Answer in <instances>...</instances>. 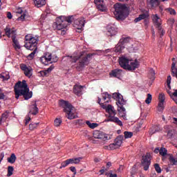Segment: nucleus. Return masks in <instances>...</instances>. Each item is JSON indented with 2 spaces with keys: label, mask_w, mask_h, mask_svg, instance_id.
<instances>
[{
  "label": "nucleus",
  "mask_w": 177,
  "mask_h": 177,
  "mask_svg": "<svg viewBox=\"0 0 177 177\" xmlns=\"http://www.w3.org/2000/svg\"><path fill=\"white\" fill-rule=\"evenodd\" d=\"M74 22V24L77 26L79 28H82L85 26L86 19L81 17V18H75L73 15H69L68 17H58L56 18V21L53 24V27H55L57 30H61V34L65 35L66 31L64 28L68 27L67 23L71 24V23Z\"/></svg>",
  "instance_id": "f257e3e1"
},
{
  "label": "nucleus",
  "mask_w": 177,
  "mask_h": 177,
  "mask_svg": "<svg viewBox=\"0 0 177 177\" xmlns=\"http://www.w3.org/2000/svg\"><path fill=\"white\" fill-rule=\"evenodd\" d=\"M93 53H86V52L82 51L80 53V55L75 57V55L68 56L71 62L76 63L79 60V64L76 66L77 71H82L85 66L89 65L90 61L92 58Z\"/></svg>",
  "instance_id": "f03ea898"
},
{
  "label": "nucleus",
  "mask_w": 177,
  "mask_h": 177,
  "mask_svg": "<svg viewBox=\"0 0 177 177\" xmlns=\"http://www.w3.org/2000/svg\"><path fill=\"white\" fill-rule=\"evenodd\" d=\"M39 41V38H35V37H32L31 35H28L25 36V48L26 49H30V50H32L30 53L28 54V55H26V58L28 61H32L34 59V57L35 56V53L38 49L37 48V43Z\"/></svg>",
  "instance_id": "7ed1b4c3"
},
{
  "label": "nucleus",
  "mask_w": 177,
  "mask_h": 177,
  "mask_svg": "<svg viewBox=\"0 0 177 177\" xmlns=\"http://www.w3.org/2000/svg\"><path fill=\"white\" fill-rule=\"evenodd\" d=\"M101 107L104 109L106 113H109L108 118L105 120L106 122H109V121H111L113 122H115L118 125L122 126V121L118 118V117H115L117 114V111L115 109H114L113 106H111V104H104V103H102L100 104Z\"/></svg>",
  "instance_id": "20e7f679"
},
{
  "label": "nucleus",
  "mask_w": 177,
  "mask_h": 177,
  "mask_svg": "<svg viewBox=\"0 0 177 177\" xmlns=\"http://www.w3.org/2000/svg\"><path fill=\"white\" fill-rule=\"evenodd\" d=\"M59 105L63 107L64 111L67 114V117L69 120L75 118L76 110L75 107L72 106L71 103L66 100H60Z\"/></svg>",
  "instance_id": "39448f33"
},
{
  "label": "nucleus",
  "mask_w": 177,
  "mask_h": 177,
  "mask_svg": "<svg viewBox=\"0 0 177 177\" xmlns=\"http://www.w3.org/2000/svg\"><path fill=\"white\" fill-rule=\"evenodd\" d=\"M113 8H115L113 13L116 16L117 19H118V20H122V19H125L128 11L127 7L125 6V4L116 3V4H114Z\"/></svg>",
  "instance_id": "423d86ee"
},
{
  "label": "nucleus",
  "mask_w": 177,
  "mask_h": 177,
  "mask_svg": "<svg viewBox=\"0 0 177 177\" xmlns=\"http://www.w3.org/2000/svg\"><path fill=\"white\" fill-rule=\"evenodd\" d=\"M5 32L6 35H7L8 38H10V37H12L15 49H20V44H19V41L16 39V30H13L10 29V28L6 27L5 28Z\"/></svg>",
  "instance_id": "0eeeda50"
},
{
  "label": "nucleus",
  "mask_w": 177,
  "mask_h": 177,
  "mask_svg": "<svg viewBox=\"0 0 177 177\" xmlns=\"http://www.w3.org/2000/svg\"><path fill=\"white\" fill-rule=\"evenodd\" d=\"M57 57H52V53H50L49 52L45 53V55L40 58V62L44 65H48L49 62L52 64L53 62H57Z\"/></svg>",
  "instance_id": "6e6552de"
},
{
  "label": "nucleus",
  "mask_w": 177,
  "mask_h": 177,
  "mask_svg": "<svg viewBox=\"0 0 177 177\" xmlns=\"http://www.w3.org/2000/svg\"><path fill=\"white\" fill-rule=\"evenodd\" d=\"M150 152H147L146 155H143L141 160V165L143 166L145 171H148L151 163Z\"/></svg>",
  "instance_id": "1a4fd4ad"
},
{
  "label": "nucleus",
  "mask_w": 177,
  "mask_h": 177,
  "mask_svg": "<svg viewBox=\"0 0 177 177\" xmlns=\"http://www.w3.org/2000/svg\"><path fill=\"white\" fill-rule=\"evenodd\" d=\"M130 38H129V37H127L125 38H121L115 47V52H122L127 44H128Z\"/></svg>",
  "instance_id": "9d476101"
},
{
  "label": "nucleus",
  "mask_w": 177,
  "mask_h": 177,
  "mask_svg": "<svg viewBox=\"0 0 177 177\" xmlns=\"http://www.w3.org/2000/svg\"><path fill=\"white\" fill-rule=\"evenodd\" d=\"M33 93L30 90L28 84L26 80H24V99L25 100H29L32 97Z\"/></svg>",
  "instance_id": "9b49d317"
},
{
  "label": "nucleus",
  "mask_w": 177,
  "mask_h": 177,
  "mask_svg": "<svg viewBox=\"0 0 177 177\" xmlns=\"http://www.w3.org/2000/svg\"><path fill=\"white\" fill-rule=\"evenodd\" d=\"M16 99H19L20 96H23V83L21 81L17 82L14 86Z\"/></svg>",
  "instance_id": "f8f14e48"
},
{
  "label": "nucleus",
  "mask_w": 177,
  "mask_h": 177,
  "mask_svg": "<svg viewBox=\"0 0 177 177\" xmlns=\"http://www.w3.org/2000/svg\"><path fill=\"white\" fill-rule=\"evenodd\" d=\"M152 20H153V23L157 24L158 28L160 31V37H163V35L165 34V31H164V30H162V28L161 27V23H160L161 18H160V17L158 14H154L152 16Z\"/></svg>",
  "instance_id": "ddd939ff"
},
{
  "label": "nucleus",
  "mask_w": 177,
  "mask_h": 177,
  "mask_svg": "<svg viewBox=\"0 0 177 177\" xmlns=\"http://www.w3.org/2000/svg\"><path fill=\"white\" fill-rule=\"evenodd\" d=\"M81 159H82V158L80 157L70 158L69 159H66V160H64V162H62L60 169H62V168H66V167L70 165V163H80Z\"/></svg>",
  "instance_id": "4468645a"
},
{
  "label": "nucleus",
  "mask_w": 177,
  "mask_h": 177,
  "mask_svg": "<svg viewBox=\"0 0 177 177\" xmlns=\"http://www.w3.org/2000/svg\"><path fill=\"white\" fill-rule=\"evenodd\" d=\"M112 97L117 100L116 104L120 108V104H125L127 102L124 100V97L122 96V94H120V93H113Z\"/></svg>",
  "instance_id": "2eb2a0df"
},
{
  "label": "nucleus",
  "mask_w": 177,
  "mask_h": 177,
  "mask_svg": "<svg viewBox=\"0 0 177 177\" xmlns=\"http://www.w3.org/2000/svg\"><path fill=\"white\" fill-rule=\"evenodd\" d=\"M118 62L121 68H123V69H126L129 71V58H127V57H120L118 59Z\"/></svg>",
  "instance_id": "dca6fc26"
},
{
  "label": "nucleus",
  "mask_w": 177,
  "mask_h": 177,
  "mask_svg": "<svg viewBox=\"0 0 177 177\" xmlns=\"http://www.w3.org/2000/svg\"><path fill=\"white\" fill-rule=\"evenodd\" d=\"M94 3L100 11H106L107 7L104 4V0H94Z\"/></svg>",
  "instance_id": "f3484780"
},
{
  "label": "nucleus",
  "mask_w": 177,
  "mask_h": 177,
  "mask_svg": "<svg viewBox=\"0 0 177 177\" xmlns=\"http://www.w3.org/2000/svg\"><path fill=\"white\" fill-rule=\"evenodd\" d=\"M33 69L30 65H26L24 64V73L25 76L30 78L32 76Z\"/></svg>",
  "instance_id": "a211bd4d"
},
{
  "label": "nucleus",
  "mask_w": 177,
  "mask_h": 177,
  "mask_svg": "<svg viewBox=\"0 0 177 177\" xmlns=\"http://www.w3.org/2000/svg\"><path fill=\"white\" fill-rule=\"evenodd\" d=\"M31 20H32V17L30 12H29L28 10H24V23H26V24L30 23Z\"/></svg>",
  "instance_id": "6ab92c4d"
},
{
  "label": "nucleus",
  "mask_w": 177,
  "mask_h": 177,
  "mask_svg": "<svg viewBox=\"0 0 177 177\" xmlns=\"http://www.w3.org/2000/svg\"><path fill=\"white\" fill-rule=\"evenodd\" d=\"M122 73V69H113L110 72L109 75L111 77H120Z\"/></svg>",
  "instance_id": "aec40b11"
},
{
  "label": "nucleus",
  "mask_w": 177,
  "mask_h": 177,
  "mask_svg": "<svg viewBox=\"0 0 177 177\" xmlns=\"http://www.w3.org/2000/svg\"><path fill=\"white\" fill-rule=\"evenodd\" d=\"M38 113H39V109L35 102L33 104L30 105L29 114H32V115H36L37 114H38Z\"/></svg>",
  "instance_id": "412c9836"
},
{
  "label": "nucleus",
  "mask_w": 177,
  "mask_h": 177,
  "mask_svg": "<svg viewBox=\"0 0 177 177\" xmlns=\"http://www.w3.org/2000/svg\"><path fill=\"white\" fill-rule=\"evenodd\" d=\"M140 66V62L138 59H135L134 62H131L129 64V71H136Z\"/></svg>",
  "instance_id": "4be33fe9"
},
{
  "label": "nucleus",
  "mask_w": 177,
  "mask_h": 177,
  "mask_svg": "<svg viewBox=\"0 0 177 177\" xmlns=\"http://www.w3.org/2000/svg\"><path fill=\"white\" fill-rule=\"evenodd\" d=\"M83 88L84 86H79L78 84H75L73 87L75 95H77V96H81V95H82Z\"/></svg>",
  "instance_id": "5701e85b"
},
{
  "label": "nucleus",
  "mask_w": 177,
  "mask_h": 177,
  "mask_svg": "<svg viewBox=\"0 0 177 177\" xmlns=\"http://www.w3.org/2000/svg\"><path fill=\"white\" fill-rule=\"evenodd\" d=\"M149 15V14L148 11H147L146 12H142V14H140V15L137 17V18H135L134 23H138L139 21H141V20H145V19H147Z\"/></svg>",
  "instance_id": "b1692460"
},
{
  "label": "nucleus",
  "mask_w": 177,
  "mask_h": 177,
  "mask_svg": "<svg viewBox=\"0 0 177 177\" xmlns=\"http://www.w3.org/2000/svg\"><path fill=\"white\" fill-rule=\"evenodd\" d=\"M147 3L151 8H156L160 4V0H147Z\"/></svg>",
  "instance_id": "393cba45"
},
{
  "label": "nucleus",
  "mask_w": 177,
  "mask_h": 177,
  "mask_svg": "<svg viewBox=\"0 0 177 177\" xmlns=\"http://www.w3.org/2000/svg\"><path fill=\"white\" fill-rule=\"evenodd\" d=\"M117 30L115 27H108L106 31V35L109 37H113V35H116Z\"/></svg>",
  "instance_id": "a878e982"
},
{
  "label": "nucleus",
  "mask_w": 177,
  "mask_h": 177,
  "mask_svg": "<svg viewBox=\"0 0 177 177\" xmlns=\"http://www.w3.org/2000/svg\"><path fill=\"white\" fill-rule=\"evenodd\" d=\"M119 147H120V142L119 137H117L113 144L109 145V148H111V149H116L117 148H119Z\"/></svg>",
  "instance_id": "bb28decb"
},
{
  "label": "nucleus",
  "mask_w": 177,
  "mask_h": 177,
  "mask_svg": "<svg viewBox=\"0 0 177 177\" xmlns=\"http://www.w3.org/2000/svg\"><path fill=\"white\" fill-rule=\"evenodd\" d=\"M176 62H172L171 72V76L177 79V68H176Z\"/></svg>",
  "instance_id": "cd10ccee"
},
{
  "label": "nucleus",
  "mask_w": 177,
  "mask_h": 177,
  "mask_svg": "<svg viewBox=\"0 0 177 177\" xmlns=\"http://www.w3.org/2000/svg\"><path fill=\"white\" fill-rule=\"evenodd\" d=\"M104 134L102 133V131H94L93 133V138H97L100 140H103L104 138Z\"/></svg>",
  "instance_id": "c85d7f7f"
},
{
  "label": "nucleus",
  "mask_w": 177,
  "mask_h": 177,
  "mask_svg": "<svg viewBox=\"0 0 177 177\" xmlns=\"http://www.w3.org/2000/svg\"><path fill=\"white\" fill-rule=\"evenodd\" d=\"M8 117H9V112L6 111L1 115V117L0 118V125L2 124V122H5V121L8 120Z\"/></svg>",
  "instance_id": "c756f323"
},
{
  "label": "nucleus",
  "mask_w": 177,
  "mask_h": 177,
  "mask_svg": "<svg viewBox=\"0 0 177 177\" xmlns=\"http://www.w3.org/2000/svg\"><path fill=\"white\" fill-rule=\"evenodd\" d=\"M33 1L37 7H42L46 4V0H33Z\"/></svg>",
  "instance_id": "7c9ffc66"
},
{
  "label": "nucleus",
  "mask_w": 177,
  "mask_h": 177,
  "mask_svg": "<svg viewBox=\"0 0 177 177\" xmlns=\"http://www.w3.org/2000/svg\"><path fill=\"white\" fill-rule=\"evenodd\" d=\"M16 155L15 153H12L9 158H7L8 162H10V164H15L17 160Z\"/></svg>",
  "instance_id": "2f4dec72"
},
{
  "label": "nucleus",
  "mask_w": 177,
  "mask_h": 177,
  "mask_svg": "<svg viewBox=\"0 0 177 177\" xmlns=\"http://www.w3.org/2000/svg\"><path fill=\"white\" fill-rule=\"evenodd\" d=\"M111 94H109V93H107V91H104V93H102V98L104 100H106V99L111 100Z\"/></svg>",
  "instance_id": "473e14b6"
},
{
  "label": "nucleus",
  "mask_w": 177,
  "mask_h": 177,
  "mask_svg": "<svg viewBox=\"0 0 177 177\" xmlns=\"http://www.w3.org/2000/svg\"><path fill=\"white\" fill-rule=\"evenodd\" d=\"M169 162H170V165H177V159L174 158V156H173L172 155H171L169 157Z\"/></svg>",
  "instance_id": "72a5a7b5"
},
{
  "label": "nucleus",
  "mask_w": 177,
  "mask_h": 177,
  "mask_svg": "<svg viewBox=\"0 0 177 177\" xmlns=\"http://www.w3.org/2000/svg\"><path fill=\"white\" fill-rule=\"evenodd\" d=\"M86 124L88 125L90 128H96V127L98 126L97 122H91L89 120L86 121Z\"/></svg>",
  "instance_id": "f704fd0d"
},
{
  "label": "nucleus",
  "mask_w": 177,
  "mask_h": 177,
  "mask_svg": "<svg viewBox=\"0 0 177 177\" xmlns=\"http://www.w3.org/2000/svg\"><path fill=\"white\" fill-rule=\"evenodd\" d=\"M39 125V122H31L30 124H29V129H30V131H34V129H35V128H37Z\"/></svg>",
  "instance_id": "c9c22d12"
},
{
  "label": "nucleus",
  "mask_w": 177,
  "mask_h": 177,
  "mask_svg": "<svg viewBox=\"0 0 177 177\" xmlns=\"http://www.w3.org/2000/svg\"><path fill=\"white\" fill-rule=\"evenodd\" d=\"M0 78L1 80H2L3 81H8V80H9V78H10V76L9 75V74H1L0 75Z\"/></svg>",
  "instance_id": "e433bc0d"
},
{
  "label": "nucleus",
  "mask_w": 177,
  "mask_h": 177,
  "mask_svg": "<svg viewBox=\"0 0 177 177\" xmlns=\"http://www.w3.org/2000/svg\"><path fill=\"white\" fill-rule=\"evenodd\" d=\"M47 17H48V14H46V13L41 14L39 18V22L42 24L43 23H44L45 20H46Z\"/></svg>",
  "instance_id": "4c0bfd02"
},
{
  "label": "nucleus",
  "mask_w": 177,
  "mask_h": 177,
  "mask_svg": "<svg viewBox=\"0 0 177 177\" xmlns=\"http://www.w3.org/2000/svg\"><path fill=\"white\" fill-rule=\"evenodd\" d=\"M154 168L158 174H161L162 170H161V167H160L159 163H155Z\"/></svg>",
  "instance_id": "58836bf2"
},
{
  "label": "nucleus",
  "mask_w": 177,
  "mask_h": 177,
  "mask_svg": "<svg viewBox=\"0 0 177 177\" xmlns=\"http://www.w3.org/2000/svg\"><path fill=\"white\" fill-rule=\"evenodd\" d=\"M159 153L162 156H165L167 154V149L166 148L162 147L160 148Z\"/></svg>",
  "instance_id": "ea45409f"
},
{
  "label": "nucleus",
  "mask_w": 177,
  "mask_h": 177,
  "mask_svg": "<svg viewBox=\"0 0 177 177\" xmlns=\"http://www.w3.org/2000/svg\"><path fill=\"white\" fill-rule=\"evenodd\" d=\"M151 100H152V95L151 94H150V93H149L147 94V97L145 100V103H147V104H150V103H151Z\"/></svg>",
  "instance_id": "a19ab883"
},
{
  "label": "nucleus",
  "mask_w": 177,
  "mask_h": 177,
  "mask_svg": "<svg viewBox=\"0 0 177 177\" xmlns=\"http://www.w3.org/2000/svg\"><path fill=\"white\" fill-rule=\"evenodd\" d=\"M124 138H131V137H133V136L131 131H124Z\"/></svg>",
  "instance_id": "79ce46f5"
},
{
  "label": "nucleus",
  "mask_w": 177,
  "mask_h": 177,
  "mask_svg": "<svg viewBox=\"0 0 177 177\" xmlns=\"http://www.w3.org/2000/svg\"><path fill=\"white\" fill-rule=\"evenodd\" d=\"M13 171H14L13 167L9 166L8 168L7 176H12V175H13Z\"/></svg>",
  "instance_id": "37998d69"
},
{
  "label": "nucleus",
  "mask_w": 177,
  "mask_h": 177,
  "mask_svg": "<svg viewBox=\"0 0 177 177\" xmlns=\"http://www.w3.org/2000/svg\"><path fill=\"white\" fill-rule=\"evenodd\" d=\"M165 100V94H162V93H161V94L159 95V102H160L162 104H163V106H164Z\"/></svg>",
  "instance_id": "c03bdc74"
},
{
  "label": "nucleus",
  "mask_w": 177,
  "mask_h": 177,
  "mask_svg": "<svg viewBox=\"0 0 177 177\" xmlns=\"http://www.w3.org/2000/svg\"><path fill=\"white\" fill-rule=\"evenodd\" d=\"M62 122V120L61 118H55V120H54V124L56 127H59Z\"/></svg>",
  "instance_id": "a18cd8bd"
},
{
  "label": "nucleus",
  "mask_w": 177,
  "mask_h": 177,
  "mask_svg": "<svg viewBox=\"0 0 177 177\" xmlns=\"http://www.w3.org/2000/svg\"><path fill=\"white\" fill-rule=\"evenodd\" d=\"M149 79H155V72L153 69H149Z\"/></svg>",
  "instance_id": "49530a36"
},
{
  "label": "nucleus",
  "mask_w": 177,
  "mask_h": 177,
  "mask_svg": "<svg viewBox=\"0 0 177 177\" xmlns=\"http://www.w3.org/2000/svg\"><path fill=\"white\" fill-rule=\"evenodd\" d=\"M165 107L164 105L162 104V103L161 102H159L158 104V111H162L164 110Z\"/></svg>",
  "instance_id": "de8ad7c7"
},
{
  "label": "nucleus",
  "mask_w": 177,
  "mask_h": 177,
  "mask_svg": "<svg viewBox=\"0 0 177 177\" xmlns=\"http://www.w3.org/2000/svg\"><path fill=\"white\" fill-rule=\"evenodd\" d=\"M30 120L31 117H30V114H28L25 117V125H27L28 122H30Z\"/></svg>",
  "instance_id": "09e8293b"
},
{
  "label": "nucleus",
  "mask_w": 177,
  "mask_h": 177,
  "mask_svg": "<svg viewBox=\"0 0 177 177\" xmlns=\"http://www.w3.org/2000/svg\"><path fill=\"white\" fill-rule=\"evenodd\" d=\"M46 75H47L46 71H40V72H39V76H41V77H44Z\"/></svg>",
  "instance_id": "8fccbe9b"
},
{
  "label": "nucleus",
  "mask_w": 177,
  "mask_h": 177,
  "mask_svg": "<svg viewBox=\"0 0 177 177\" xmlns=\"http://www.w3.org/2000/svg\"><path fill=\"white\" fill-rule=\"evenodd\" d=\"M16 13L17 15H21V13H23V8L17 7L16 8Z\"/></svg>",
  "instance_id": "3c124183"
},
{
  "label": "nucleus",
  "mask_w": 177,
  "mask_h": 177,
  "mask_svg": "<svg viewBox=\"0 0 177 177\" xmlns=\"http://www.w3.org/2000/svg\"><path fill=\"white\" fill-rule=\"evenodd\" d=\"M70 170L71 171V172H73L74 176L76 175V174H77V170H76L75 166H71Z\"/></svg>",
  "instance_id": "603ef678"
},
{
  "label": "nucleus",
  "mask_w": 177,
  "mask_h": 177,
  "mask_svg": "<svg viewBox=\"0 0 177 177\" xmlns=\"http://www.w3.org/2000/svg\"><path fill=\"white\" fill-rule=\"evenodd\" d=\"M126 111L125 107H124V104H119L118 111Z\"/></svg>",
  "instance_id": "864d4df0"
},
{
  "label": "nucleus",
  "mask_w": 177,
  "mask_h": 177,
  "mask_svg": "<svg viewBox=\"0 0 177 177\" xmlns=\"http://www.w3.org/2000/svg\"><path fill=\"white\" fill-rule=\"evenodd\" d=\"M118 140H119L120 147V145H122V141L124 140V136H118Z\"/></svg>",
  "instance_id": "5fc2aeb1"
},
{
  "label": "nucleus",
  "mask_w": 177,
  "mask_h": 177,
  "mask_svg": "<svg viewBox=\"0 0 177 177\" xmlns=\"http://www.w3.org/2000/svg\"><path fill=\"white\" fill-rule=\"evenodd\" d=\"M169 12H170V14H172L173 15H176V10H174V8H169Z\"/></svg>",
  "instance_id": "6e6d98bb"
},
{
  "label": "nucleus",
  "mask_w": 177,
  "mask_h": 177,
  "mask_svg": "<svg viewBox=\"0 0 177 177\" xmlns=\"http://www.w3.org/2000/svg\"><path fill=\"white\" fill-rule=\"evenodd\" d=\"M5 99V94L2 93V90L0 88V100Z\"/></svg>",
  "instance_id": "4d7b16f0"
},
{
  "label": "nucleus",
  "mask_w": 177,
  "mask_h": 177,
  "mask_svg": "<svg viewBox=\"0 0 177 177\" xmlns=\"http://www.w3.org/2000/svg\"><path fill=\"white\" fill-rule=\"evenodd\" d=\"M3 157H5V153L3 152L0 153V164L3 160Z\"/></svg>",
  "instance_id": "13d9d810"
},
{
  "label": "nucleus",
  "mask_w": 177,
  "mask_h": 177,
  "mask_svg": "<svg viewBox=\"0 0 177 177\" xmlns=\"http://www.w3.org/2000/svg\"><path fill=\"white\" fill-rule=\"evenodd\" d=\"M171 80H172V77L171 75H169V76H167V84L171 83Z\"/></svg>",
  "instance_id": "bf43d9fd"
},
{
  "label": "nucleus",
  "mask_w": 177,
  "mask_h": 177,
  "mask_svg": "<svg viewBox=\"0 0 177 177\" xmlns=\"http://www.w3.org/2000/svg\"><path fill=\"white\" fill-rule=\"evenodd\" d=\"M167 93L169 94V95L170 96V97L171 99H173V93H172V91H171V89H167Z\"/></svg>",
  "instance_id": "052dcab7"
},
{
  "label": "nucleus",
  "mask_w": 177,
  "mask_h": 177,
  "mask_svg": "<svg viewBox=\"0 0 177 177\" xmlns=\"http://www.w3.org/2000/svg\"><path fill=\"white\" fill-rule=\"evenodd\" d=\"M7 17H8V19H9V20L12 19V17H13V16L12 15V13L10 12H7Z\"/></svg>",
  "instance_id": "680f3d73"
},
{
  "label": "nucleus",
  "mask_w": 177,
  "mask_h": 177,
  "mask_svg": "<svg viewBox=\"0 0 177 177\" xmlns=\"http://www.w3.org/2000/svg\"><path fill=\"white\" fill-rule=\"evenodd\" d=\"M172 100H174V102L177 104V97L174 96V93H172Z\"/></svg>",
  "instance_id": "e2e57ef3"
},
{
  "label": "nucleus",
  "mask_w": 177,
  "mask_h": 177,
  "mask_svg": "<svg viewBox=\"0 0 177 177\" xmlns=\"http://www.w3.org/2000/svg\"><path fill=\"white\" fill-rule=\"evenodd\" d=\"M118 175L117 174H112V172H111V174H109V177H117Z\"/></svg>",
  "instance_id": "0e129e2a"
},
{
  "label": "nucleus",
  "mask_w": 177,
  "mask_h": 177,
  "mask_svg": "<svg viewBox=\"0 0 177 177\" xmlns=\"http://www.w3.org/2000/svg\"><path fill=\"white\" fill-rule=\"evenodd\" d=\"M155 153H158L160 152V148H156L153 151Z\"/></svg>",
  "instance_id": "69168bd1"
},
{
  "label": "nucleus",
  "mask_w": 177,
  "mask_h": 177,
  "mask_svg": "<svg viewBox=\"0 0 177 177\" xmlns=\"http://www.w3.org/2000/svg\"><path fill=\"white\" fill-rule=\"evenodd\" d=\"M111 165H112L111 162H107V163H106V168H110Z\"/></svg>",
  "instance_id": "338daca9"
},
{
  "label": "nucleus",
  "mask_w": 177,
  "mask_h": 177,
  "mask_svg": "<svg viewBox=\"0 0 177 177\" xmlns=\"http://www.w3.org/2000/svg\"><path fill=\"white\" fill-rule=\"evenodd\" d=\"M174 96H176L177 98V88L175 90V91H174Z\"/></svg>",
  "instance_id": "774afa93"
}]
</instances>
